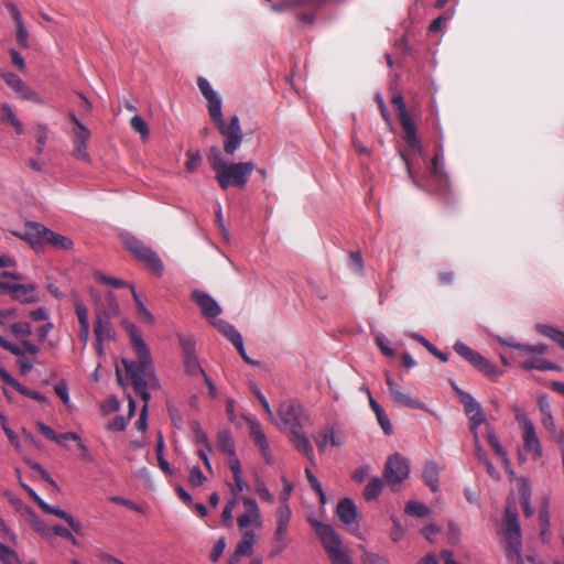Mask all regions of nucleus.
<instances>
[{
  "instance_id": "1",
  "label": "nucleus",
  "mask_w": 564,
  "mask_h": 564,
  "mask_svg": "<svg viewBox=\"0 0 564 564\" xmlns=\"http://www.w3.org/2000/svg\"><path fill=\"white\" fill-rule=\"evenodd\" d=\"M131 346L137 355V361L122 360L127 376L132 381L134 392L144 402L139 419L135 423L138 431H145L148 402L150 394L147 389H158L159 380L155 377L150 350L138 330L132 326L130 329Z\"/></svg>"
},
{
  "instance_id": "2",
  "label": "nucleus",
  "mask_w": 564,
  "mask_h": 564,
  "mask_svg": "<svg viewBox=\"0 0 564 564\" xmlns=\"http://www.w3.org/2000/svg\"><path fill=\"white\" fill-rule=\"evenodd\" d=\"M206 156L219 187L224 191L230 186L243 188L254 170L251 161L227 163L217 147H210Z\"/></svg>"
},
{
  "instance_id": "3",
  "label": "nucleus",
  "mask_w": 564,
  "mask_h": 564,
  "mask_svg": "<svg viewBox=\"0 0 564 564\" xmlns=\"http://www.w3.org/2000/svg\"><path fill=\"white\" fill-rule=\"evenodd\" d=\"M208 102V113L217 127L218 132L224 138V151L227 155H234L241 147L243 133L240 120L237 115L230 117L226 123L221 112V100L218 95L206 99Z\"/></svg>"
},
{
  "instance_id": "4",
  "label": "nucleus",
  "mask_w": 564,
  "mask_h": 564,
  "mask_svg": "<svg viewBox=\"0 0 564 564\" xmlns=\"http://www.w3.org/2000/svg\"><path fill=\"white\" fill-rule=\"evenodd\" d=\"M311 524L326 550L332 564H352L350 557L340 547V538L329 524L319 521H311Z\"/></svg>"
},
{
  "instance_id": "5",
  "label": "nucleus",
  "mask_w": 564,
  "mask_h": 564,
  "mask_svg": "<svg viewBox=\"0 0 564 564\" xmlns=\"http://www.w3.org/2000/svg\"><path fill=\"white\" fill-rule=\"evenodd\" d=\"M505 536L507 541L506 556L509 564H524V558L521 555V533L520 524L518 522L517 512L510 507L506 509V530Z\"/></svg>"
},
{
  "instance_id": "6",
  "label": "nucleus",
  "mask_w": 564,
  "mask_h": 564,
  "mask_svg": "<svg viewBox=\"0 0 564 564\" xmlns=\"http://www.w3.org/2000/svg\"><path fill=\"white\" fill-rule=\"evenodd\" d=\"M124 247L140 261H142L153 273L161 275L163 263L160 257L137 237L124 234L121 236Z\"/></svg>"
},
{
  "instance_id": "7",
  "label": "nucleus",
  "mask_w": 564,
  "mask_h": 564,
  "mask_svg": "<svg viewBox=\"0 0 564 564\" xmlns=\"http://www.w3.org/2000/svg\"><path fill=\"white\" fill-rule=\"evenodd\" d=\"M392 104L395 107L398 119L404 131V141L412 152H420L421 143L416 134V127L406 110L403 97L401 95L393 96Z\"/></svg>"
},
{
  "instance_id": "8",
  "label": "nucleus",
  "mask_w": 564,
  "mask_h": 564,
  "mask_svg": "<svg viewBox=\"0 0 564 564\" xmlns=\"http://www.w3.org/2000/svg\"><path fill=\"white\" fill-rule=\"evenodd\" d=\"M454 350L463 357L465 360L470 362L475 368L481 371L488 378L495 380L502 375V371L487 358L481 356L479 352L473 350L462 341H456Z\"/></svg>"
},
{
  "instance_id": "9",
  "label": "nucleus",
  "mask_w": 564,
  "mask_h": 564,
  "mask_svg": "<svg viewBox=\"0 0 564 564\" xmlns=\"http://www.w3.org/2000/svg\"><path fill=\"white\" fill-rule=\"evenodd\" d=\"M278 414L282 423L285 426H289L291 432L297 429H303V426L310 421L304 409L300 404L291 401L281 403Z\"/></svg>"
},
{
  "instance_id": "10",
  "label": "nucleus",
  "mask_w": 564,
  "mask_h": 564,
  "mask_svg": "<svg viewBox=\"0 0 564 564\" xmlns=\"http://www.w3.org/2000/svg\"><path fill=\"white\" fill-rule=\"evenodd\" d=\"M408 460L399 454L388 457L384 465V479L390 486H395L409 477Z\"/></svg>"
},
{
  "instance_id": "11",
  "label": "nucleus",
  "mask_w": 564,
  "mask_h": 564,
  "mask_svg": "<svg viewBox=\"0 0 564 564\" xmlns=\"http://www.w3.org/2000/svg\"><path fill=\"white\" fill-rule=\"evenodd\" d=\"M0 77L22 100L42 104V98L31 89L17 74L0 69Z\"/></svg>"
},
{
  "instance_id": "12",
  "label": "nucleus",
  "mask_w": 564,
  "mask_h": 564,
  "mask_svg": "<svg viewBox=\"0 0 564 564\" xmlns=\"http://www.w3.org/2000/svg\"><path fill=\"white\" fill-rule=\"evenodd\" d=\"M462 404L464 405L465 414L469 420L470 432L473 435H476L478 433V427L486 421L482 406L469 393H462Z\"/></svg>"
},
{
  "instance_id": "13",
  "label": "nucleus",
  "mask_w": 564,
  "mask_h": 564,
  "mask_svg": "<svg viewBox=\"0 0 564 564\" xmlns=\"http://www.w3.org/2000/svg\"><path fill=\"white\" fill-rule=\"evenodd\" d=\"M37 285L34 283L21 284L8 282L1 285V292L9 293L13 300L21 303H35L39 301L36 295Z\"/></svg>"
},
{
  "instance_id": "14",
  "label": "nucleus",
  "mask_w": 564,
  "mask_h": 564,
  "mask_svg": "<svg viewBox=\"0 0 564 564\" xmlns=\"http://www.w3.org/2000/svg\"><path fill=\"white\" fill-rule=\"evenodd\" d=\"M90 139V131L86 126L72 129V154L77 160L89 163L90 155L87 151V143Z\"/></svg>"
},
{
  "instance_id": "15",
  "label": "nucleus",
  "mask_w": 564,
  "mask_h": 564,
  "mask_svg": "<svg viewBox=\"0 0 564 564\" xmlns=\"http://www.w3.org/2000/svg\"><path fill=\"white\" fill-rule=\"evenodd\" d=\"M521 427H522V440H523V447L527 453L531 454L534 459L542 456V447L541 443L539 441V437L535 432V426L533 422L528 419L523 417L521 420Z\"/></svg>"
},
{
  "instance_id": "16",
  "label": "nucleus",
  "mask_w": 564,
  "mask_h": 564,
  "mask_svg": "<svg viewBox=\"0 0 564 564\" xmlns=\"http://www.w3.org/2000/svg\"><path fill=\"white\" fill-rule=\"evenodd\" d=\"M386 383L388 386L392 401L395 404L401 405V406L411 408V409H420V410L425 408L424 404L420 400H417V399L411 397L410 394H408L406 392H404L403 389L401 388V386H399L397 382L393 381V379L389 372L386 373Z\"/></svg>"
},
{
  "instance_id": "17",
  "label": "nucleus",
  "mask_w": 564,
  "mask_h": 564,
  "mask_svg": "<svg viewBox=\"0 0 564 564\" xmlns=\"http://www.w3.org/2000/svg\"><path fill=\"white\" fill-rule=\"evenodd\" d=\"M48 228L39 223H28L22 234H14L21 239L28 241L35 251H40L45 245Z\"/></svg>"
},
{
  "instance_id": "18",
  "label": "nucleus",
  "mask_w": 564,
  "mask_h": 564,
  "mask_svg": "<svg viewBox=\"0 0 564 564\" xmlns=\"http://www.w3.org/2000/svg\"><path fill=\"white\" fill-rule=\"evenodd\" d=\"M242 503L245 511L237 519L238 527L245 529L251 524L260 525L261 516L257 501L252 498H243Z\"/></svg>"
},
{
  "instance_id": "19",
  "label": "nucleus",
  "mask_w": 564,
  "mask_h": 564,
  "mask_svg": "<svg viewBox=\"0 0 564 564\" xmlns=\"http://www.w3.org/2000/svg\"><path fill=\"white\" fill-rule=\"evenodd\" d=\"M429 171L431 180L435 183L437 191L441 194H445L449 189V178L444 172L442 158L438 153L434 154Z\"/></svg>"
},
{
  "instance_id": "20",
  "label": "nucleus",
  "mask_w": 564,
  "mask_h": 564,
  "mask_svg": "<svg viewBox=\"0 0 564 564\" xmlns=\"http://www.w3.org/2000/svg\"><path fill=\"white\" fill-rule=\"evenodd\" d=\"M192 300L198 305L203 316L206 318H216L221 313L218 303L205 292L198 290L193 291Z\"/></svg>"
},
{
  "instance_id": "21",
  "label": "nucleus",
  "mask_w": 564,
  "mask_h": 564,
  "mask_svg": "<svg viewBox=\"0 0 564 564\" xmlns=\"http://www.w3.org/2000/svg\"><path fill=\"white\" fill-rule=\"evenodd\" d=\"M94 333L96 341L100 345L104 340H110L115 337V333L110 319L104 318L100 311L96 313V321L94 324Z\"/></svg>"
},
{
  "instance_id": "22",
  "label": "nucleus",
  "mask_w": 564,
  "mask_h": 564,
  "mask_svg": "<svg viewBox=\"0 0 564 564\" xmlns=\"http://www.w3.org/2000/svg\"><path fill=\"white\" fill-rule=\"evenodd\" d=\"M291 442L293 446L301 453H303L312 465L315 464L313 447L306 437L302 429H297L291 432Z\"/></svg>"
},
{
  "instance_id": "23",
  "label": "nucleus",
  "mask_w": 564,
  "mask_h": 564,
  "mask_svg": "<svg viewBox=\"0 0 564 564\" xmlns=\"http://www.w3.org/2000/svg\"><path fill=\"white\" fill-rule=\"evenodd\" d=\"M41 509L43 512L47 514H53L64 520L75 533H82L83 524L78 520H76L70 513L62 510L58 507H52L45 501L42 503Z\"/></svg>"
},
{
  "instance_id": "24",
  "label": "nucleus",
  "mask_w": 564,
  "mask_h": 564,
  "mask_svg": "<svg viewBox=\"0 0 564 564\" xmlns=\"http://www.w3.org/2000/svg\"><path fill=\"white\" fill-rule=\"evenodd\" d=\"M339 520L345 524H350L356 520L357 507L350 498L341 499L336 509Z\"/></svg>"
},
{
  "instance_id": "25",
  "label": "nucleus",
  "mask_w": 564,
  "mask_h": 564,
  "mask_svg": "<svg viewBox=\"0 0 564 564\" xmlns=\"http://www.w3.org/2000/svg\"><path fill=\"white\" fill-rule=\"evenodd\" d=\"M1 380L8 384L14 388L18 392L21 394L29 397L33 400H36L39 402H45L46 398L42 395L40 392L32 391L28 389L26 387L22 386L18 380H15L8 371H3L1 375Z\"/></svg>"
},
{
  "instance_id": "26",
  "label": "nucleus",
  "mask_w": 564,
  "mask_h": 564,
  "mask_svg": "<svg viewBox=\"0 0 564 564\" xmlns=\"http://www.w3.org/2000/svg\"><path fill=\"white\" fill-rule=\"evenodd\" d=\"M422 477L425 485L430 487L433 492H436L438 488L440 469L435 462L427 460L425 463Z\"/></svg>"
},
{
  "instance_id": "27",
  "label": "nucleus",
  "mask_w": 564,
  "mask_h": 564,
  "mask_svg": "<svg viewBox=\"0 0 564 564\" xmlns=\"http://www.w3.org/2000/svg\"><path fill=\"white\" fill-rule=\"evenodd\" d=\"M521 367L525 370L535 369L540 371H557L561 369L560 366H557L556 364L540 357H532L530 359L524 360L521 364Z\"/></svg>"
},
{
  "instance_id": "28",
  "label": "nucleus",
  "mask_w": 564,
  "mask_h": 564,
  "mask_svg": "<svg viewBox=\"0 0 564 564\" xmlns=\"http://www.w3.org/2000/svg\"><path fill=\"white\" fill-rule=\"evenodd\" d=\"M212 324L220 334L231 341L232 345L240 344L242 337L231 324L223 319H215Z\"/></svg>"
},
{
  "instance_id": "29",
  "label": "nucleus",
  "mask_w": 564,
  "mask_h": 564,
  "mask_svg": "<svg viewBox=\"0 0 564 564\" xmlns=\"http://www.w3.org/2000/svg\"><path fill=\"white\" fill-rule=\"evenodd\" d=\"M25 514L29 517V522L42 538L50 539L52 533V528L50 529L47 524L31 509L25 508Z\"/></svg>"
},
{
  "instance_id": "30",
  "label": "nucleus",
  "mask_w": 564,
  "mask_h": 564,
  "mask_svg": "<svg viewBox=\"0 0 564 564\" xmlns=\"http://www.w3.org/2000/svg\"><path fill=\"white\" fill-rule=\"evenodd\" d=\"M256 540V534L252 531H246L242 534L241 541L238 543L234 557H239L242 555H251L252 554V546Z\"/></svg>"
},
{
  "instance_id": "31",
  "label": "nucleus",
  "mask_w": 564,
  "mask_h": 564,
  "mask_svg": "<svg viewBox=\"0 0 564 564\" xmlns=\"http://www.w3.org/2000/svg\"><path fill=\"white\" fill-rule=\"evenodd\" d=\"M45 240V243L51 245L53 248L58 250H69L73 247V241L69 238L56 234L51 229H48Z\"/></svg>"
},
{
  "instance_id": "32",
  "label": "nucleus",
  "mask_w": 564,
  "mask_h": 564,
  "mask_svg": "<svg viewBox=\"0 0 564 564\" xmlns=\"http://www.w3.org/2000/svg\"><path fill=\"white\" fill-rule=\"evenodd\" d=\"M536 330L541 335L549 337L550 339L555 341L562 349H564V332L556 327L545 324L536 325Z\"/></svg>"
},
{
  "instance_id": "33",
  "label": "nucleus",
  "mask_w": 564,
  "mask_h": 564,
  "mask_svg": "<svg viewBox=\"0 0 564 564\" xmlns=\"http://www.w3.org/2000/svg\"><path fill=\"white\" fill-rule=\"evenodd\" d=\"M487 441L489 445L491 446L492 451L495 452L496 456L506 465H509V458L507 452L501 446L497 435L494 433V431L487 426Z\"/></svg>"
},
{
  "instance_id": "34",
  "label": "nucleus",
  "mask_w": 564,
  "mask_h": 564,
  "mask_svg": "<svg viewBox=\"0 0 564 564\" xmlns=\"http://www.w3.org/2000/svg\"><path fill=\"white\" fill-rule=\"evenodd\" d=\"M217 447L226 455L235 453V444L229 430H221L217 433Z\"/></svg>"
},
{
  "instance_id": "35",
  "label": "nucleus",
  "mask_w": 564,
  "mask_h": 564,
  "mask_svg": "<svg viewBox=\"0 0 564 564\" xmlns=\"http://www.w3.org/2000/svg\"><path fill=\"white\" fill-rule=\"evenodd\" d=\"M1 115L2 122L11 124L18 134L23 132V126L21 121L17 118L12 108L8 104H3L1 106Z\"/></svg>"
},
{
  "instance_id": "36",
  "label": "nucleus",
  "mask_w": 564,
  "mask_h": 564,
  "mask_svg": "<svg viewBox=\"0 0 564 564\" xmlns=\"http://www.w3.org/2000/svg\"><path fill=\"white\" fill-rule=\"evenodd\" d=\"M419 564H459L453 558L452 551L444 550L441 554V558H437L434 554H427L421 560Z\"/></svg>"
},
{
  "instance_id": "37",
  "label": "nucleus",
  "mask_w": 564,
  "mask_h": 564,
  "mask_svg": "<svg viewBox=\"0 0 564 564\" xmlns=\"http://www.w3.org/2000/svg\"><path fill=\"white\" fill-rule=\"evenodd\" d=\"M250 436L260 449L267 448L268 441L260 423L250 422Z\"/></svg>"
},
{
  "instance_id": "38",
  "label": "nucleus",
  "mask_w": 564,
  "mask_h": 564,
  "mask_svg": "<svg viewBox=\"0 0 564 564\" xmlns=\"http://www.w3.org/2000/svg\"><path fill=\"white\" fill-rule=\"evenodd\" d=\"M382 488H383V480L379 477L372 478L365 488V491H364L365 499L368 501L376 499L380 495Z\"/></svg>"
},
{
  "instance_id": "39",
  "label": "nucleus",
  "mask_w": 564,
  "mask_h": 564,
  "mask_svg": "<svg viewBox=\"0 0 564 564\" xmlns=\"http://www.w3.org/2000/svg\"><path fill=\"white\" fill-rule=\"evenodd\" d=\"M405 513L416 518H424L431 513V509L424 503L417 501H409L405 506Z\"/></svg>"
},
{
  "instance_id": "40",
  "label": "nucleus",
  "mask_w": 564,
  "mask_h": 564,
  "mask_svg": "<svg viewBox=\"0 0 564 564\" xmlns=\"http://www.w3.org/2000/svg\"><path fill=\"white\" fill-rule=\"evenodd\" d=\"M412 338L424 346L432 355L438 358L441 361L446 362L448 357L446 354L438 350L433 344H431L425 337L420 334H412Z\"/></svg>"
},
{
  "instance_id": "41",
  "label": "nucleus",
  "mask_w": 564,
  "mask_h": 564,
  "mask_svg": "<svg viewBox=\"0 0 564 564\" xmlns=\"http://www.w3.org/2000/svg\"><path fill=\"white\" fill-rule=\"evenodd\" d=\"M95 278L97 281L106 284V285H109L113 289H121V288H130L132 286L131 284H129L128 282L121 280V279H117V278H112V276H109V275H106L101 272H95Z\"/></svg>"
},
{
  "instance_id": "42",
  "label": "nucleus",
  "mask_w": 564,
  "mask_h": 564,
  "mask_svg": "<svg viewBox=\"0 0 564 564\" xmlns=\"http://www.w3.org/2000/svg\"><path fill=\"white\" fill-rule=\"evenodd\" d=\"M130 127L140 134L141 139L143 141L148 140L149 138V127L147 122L143 120L140 116H134L130 119Z\"/></svg>"
},
{
  "instance_id": "43",
  "label": "nucleus",
  "mask_w": 564,
  "mask_h": 564,
  "mask_svg": "<svg viewBox=\"0 0 564 564\" xmlns=\"http://www.w3.org/2000/svg\"><path fill=\"white\" fill-rule=\"evenodd\" d=\"M184 367L188 375L196 376L202 375L205 376V371L200 367L196 355L184 357Z\"/></svg>"
},
{
  "instance_id": "44",
  "label": "nucleus",
  "mask_w": 564,
  "mask_h": 564,
  "mask_svg": "<svg viewBox=\"0 0 564 564\" xmlns=\"http://www.w3.org/2000/svg\"><path fill=\"white\" fill-rule=\"evenodd\" d=\"M11 333L21 339H25L29 335H31V324L28 322L13 323L10 325Z\"/></svg>"
},
{
  "instance_id": "45",
  "label": "nucleus",
  "mask_w": 564,
  "mask_h": 564,
  "mask_svg": "<svg viewBox=\"0 0 564 564\" xmlns=\"http://www.w3.org/2000/svg\"><path fill=\"white\" fill-rule=\"evenodd\" d=\"M329 437H332V427L329 426L324 427L316 434V436H314V441L319 452H324L326 446L330 444Z\"/></svg>"
},
{
  "instance_id": "46",
  "label": "nucleus",
  "mask_w": 564,
  "mask_h": 564,
  "mask_svg": "<svg viewBox=\"0 0 564 564\" xmlns=\"http://www.w3.org/2000/svg\"><path fill=\"white\" fill-rule=\"evenodd\" d=\"M106 300L108 303L107 310L100 313L102 314L104 318L110 319L111 317H115L119 314V305L111 292L107 294Z\"/></svg>"
},
{
  "instance_id": "47",
  "label": "nucleus",
  "mask_w": 564,
  "mask_h": 564,
  "mask_svg": "<svg viewBox=\"0 0 564 564\" xmlns=\"http://www.w3.org/2000/svg\"><path fill=\"white\" fill-rule=\"evenodd\" d=\"M254 491L262 501L269 503H272L274 501L273 495L269 491L264 481L259 478L256 480Z\"/></svg>"
},
{
  "instance_id": "48",
  "label": "nucleus",
  "mask_w": 564,
  "mask_h": 564,
  "mask_svg": "<svg viewBox=\"0 0 564 564\" xmlns=\"http://www.w3.org/2000/svg\"><path fill=\"white\" fill-rule=\"evenodd\" d=\"M72 529H67V528H64L59 524H56L54 527H52V533L56 536H61L67 541H69L73 545H78V540L74 536V534L72 533Z\"/></svg>"
},
{
  "instance_id": "49",
  "label": "nucleus",
  "mask_w": 564,
  "mask_h": 564,
  "mask_svg": "<svg viewBox=\"0 0 564 564\" xmlns=\"http://www.w3.org/2000/svg\"><path fill=\"white\" fill-rule=\"evenodd\" d=\"M186 156H187V160H186V163H185L186 170L189 173H193L200 165V163H202V155H200V153L198 151H196V152L187 151L186 152Z\"/></svg>"
},
{
  "instance_id": "50",
  "label": "nucleus",
  "mask_w": 564,
  "mask_h": 564,
  "mask_svg": "<svg viewBox=\"0 0 564 564\" xmlns=\"http://www.w3.org/2000/svg\"><path fill=\"white\" fill-rule=\"evenodd\" d=\"M290 540L286 535L278 534L274 532L271 555L281 553L289 544Z\"/></svg>"
},
{
  "instance_id": "51",
  "label": "nucleus",
  "mask_w": 564,
  "mask_h": 564,
  "mask_svg": "<svg viewBox=\"0 0 564 564\" xmlns=\"http://www.w3.org/2000/svg\"><path fill=\"white\" fill-rule=\"evenodd\" d=\"M47 140V127L39 124L36 127V153L42 154Z\"/></svg>"
},
{
  "instance_id": "52",
  "label": "nucleus",
  "mask_w": 564,
  "mask_h": 564,
  "mask_svg": "<svg viewBox=\"0 0 564 564\" xmlns=\"http://www.w3.org/2000/svg\"><path fill=\"white\" fill-rule=\"evenodd\" d=\"M66 441H74L77 443L78 447L83 451H86V446L84 445L80 436L74 432H66V433H62V434H57V440L55 441V443L59 444V445H63L64 442Z\"/></svg>"
},
{
  "instance_id": "53",
  "label": "nucleus",
  "mask_w": 564,
  "mask_h": 564,
  "mask_svg": "<svg viewBox=\"0 0 564 564\" xmlns=\"http://www.w3.org/2000/svg\"><path fill=\"white\" fill-rule=\"evenodd\" d=\"M130 290H131V293H132V296H133V301L135 303V306L138 308V312H139V315L145 319L147 322H152L153 317L151 315V313L145 308V306L143 305V303L141 302L138 293L135 292L134 288L133 286H130Z\"/></svg>"
},
{
  "instance_id": "54",
  "label": "nucleus",
  "mask_w": 564,
  "mask_h": 564,
  "mask_svg": "<svg viewBox=\"0 0 564 564\" xmlns=\"http://www.w3.org/2000/svg\"><path fill=\"white\" fill-rule=\"evenodd\" d=\"M15 25H17V42H18V44L23 48H28L29 47V41H28L29 34H28V30L23 23V20L15 22Z\"/></svg>"
},
{
  "instance_id": "55",
  "label": "nucleus",
  "mask_w": 564,
  "mask_h": 564,
  "mask_svg": "<svg viewBox=\"0 0 564 564\" xmlns=\"http://www.w3.org/2000/svg\"><path fill=\"white\" fill-rule=\"evenodd\" d=\"M292 518V511L288 503L280 505L276 512V523L289 525Z\"/></svg>"
},
{
  "instance_id": "56",
  "label": "nucleus",
  "mask_w": 564,
  "mask_h": 564,
  "mask_svg": "<svg viewBox=\"0 0 564 564\" xmlns=\"http://www.w3.org/2000/svg\"><path fill=\"white\" fill-rule=\"evenodd\" d=\"M178 340L184 357L195 355V340L193 337L180 336Z\"/></svg>"
},
{
  "instance_id": "57",
  "label": "nucleus",
  "mask_w": 564,
  "mask_h": 564,
  "mask_svg": "<svg viewBox=\"0 0 564 564\" xmlns=\"http://www.w3.org/2000/svg\"><path fill=\"white\" fill-rule=\"evenodd\" d=\"M0 558L6 564H15L19 561L17 553L2 543H0Z\"/></svg>"
},
{
  "instance_id": "58",
  "label": "nucleus",
  "mask_w": 564,
  "mask_h": 564,
  "mask_svg": "<svg viewBox=\"0 0 564 564\" xmlns=\"http://www.w3.org/2000/svg\"><path fill=\"white\" fill-rule=\"evenodd\" d=\"M206 480V477L199 469V467L194 466L189 471L188 481L192 486L198 487L202 486Z\"/></svg>"
},
{
  "instance_id": "59",
  "label": "nucleus",
  "mask_w": 564,
  "mask_h": 564,
  "mask_svg": "<svg viewBox=\"0 0 564 564\" xmlns=\"http://www.w3.org/2000/svg\"><path fill=\"white\" fill-rule=\"evenodd\" d=\"M518 350L527 354V355H543L545 354L547 347L544 344L539 345H525V346H517Z\"/></svg>"
},
{
  "instance_id": "60",
  "label": "nucleus",
  "mask_w": 564,
  "mask_h": 564,
  "mask_svg": "<svg viewBox=\"0 0 564 564\" xmlns=\"http://www.w3.org/2000/svg\"><path fill=\"white\" fill-rule=\"evenodd\" d=\"M195 434V442L202 444L208 452H212V446L209 444L207 434L200 429L198 424L193 429Z\"/></svg>"
},
{
  "instance_id": "61",
  "label": "nucleus",
  "mask_w": 564,
  "mask_h": 564,
  "mask_svg": "<svg viewBox=\"0 0 564 564\" xmlns=\"http://www.w3.org/2000/svg\"><path fill=\"white\" fill-rule=\"evenodd\" d=\"M362 564H390L386 557L380 556L377 553L366 552L362 555Z\"/></svg>"
},
{
  "instance_id": "62",
  "label": "nucleus",
  "mask_w": 564,
  "mask_h": 564,
  "mask_svg": "<svg viewBox=\"0 0 564 564\" xmlns=\"http://www.w3.org/2000/svg\"><path fill=\"white\" fill-rule=\"evenodd\" d=\"M0 345L4 349H7L8 351H10L11 354H13L15 356H19V357H23L24 356V350L22 349L21 343L20 344H13V343H11L9 340H6L2 337H0Z\"/></svg>"
},
{
  "instance_id": "63",
  "label": "nucleus",
  "mask_w": 564,
  "mask_h": 564,
  "mask_svg": "<svg viewBox=\"0 0 564 564\" xmlns=\"http://www.w3.org/2000/svg\"><path fill=\"white\" fill-rule=\"evenodd\" d=\"M75 313H76V316H77L79 325L89 324V321H88V310L79 301H77L75 303Z\"/></svg>"
},
{
  "instance_id": "64",
  "label": "nucleus",
  "mask_w": 564,
  "mask_h": 564,
  "mask_svg": "<svg viewBox=\"0 0 564 564\" xmlns=\"http://www.w3.org/2000/svg\"><path fill=\"white\" fill-rule=\"evenodd\" d=\"M235 506H236V501L230 500L225 505L224 510L221 512L223 522L227 527H230L232 523V510H234Z\"/></svg>"
}]
</instances>
